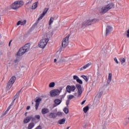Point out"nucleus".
Here are the masks:
<instances>
[{
  "label": "nucleus",
  "instance_id": "1",
  "mask_svg": "<svg viewBox=\"0 0 129 129\" xmlns=\"http://www.w3.org/2000/svg\"><path fill=\"white\" fill-rule=\"evenodd\" d=\"M48 10H49V8H46L44 9L42 14L38 18L37 21L34 24H33L32 27L28 31V34H30V33H32V32H33V31H34V30H35V28H36V27H37V26H38V24H39V21L40 20H42V19H43V18H44V16H45V15H46V14H47V12H48Z\"/></svg>",
  "mask_w": 129,
  "mask_h": 129
},
{
  "label": "nucleus",
  "instance_id": "2",
  "mask_svg": "<svg viewBox=\"0 0 129 129\" xmlns=\"http://www.w3.org/2000/svg\"><path fill=\"white\" fill-rule=\"evenodd\" d=\"M30 47L31 44L30 43L26 44L23 47L20 48L17 52V56H23L24 53H26V52H28L30 50Z\"/></svg>",
  "mask_w": 129,
  "mask_h": 129
},
{
  "label": "nucleus",
  "instance_id": "3",
  "mask_svg": "<svg viewBox=\"0 0 129 129\" xmlns=\"http://www.w3.org/2000/svg\"><path fill=\"white\" fill-rule=\"evenodd\" d=\"M114 8V4L113 3H111L106 6L102 7L101 8V13L102 15H104L106 13H107L109 10H111V9H113Z\"/></svg>",
  "mask_w": 129,
  "mask_h": 129
},
{
  "label": "nucleus",
  "instance_id": "4",
  "mask_svg": "<svg viewBox=\"0 0 129 129\" xmlns=\"http://www.w3.org/2000/svg\"><path fill=\"white\" fill-rule=\"evenodd\" d=\"M24 2L23 1H15L14 3H13L11 5V8L13 10H17L20 8H22L23 6H24Z\"/></svg>",
  "mask_w": 129,
  "mask_h": 129
},
{
  "label": "nucleus",
  "instance_id": "5",
  "mask_svg": "<svg viewBox=\"0 0 129 129\" xmlns=\"http://www.w3.org/2000/svg\"><path fill=\"white\" fill-rule=\"evenodd\" d=\"M48 42H49V38H43L40 40V43L38 44L39 48L44 49L47 46Z\"/></svg>",
  "mask_w": 129,
  "mask_h": 129
},
{
  "label": "nucleus",
  "instance_id": "6",
  "mask_svg": "<svg viewBox=\"0 0 129 129\" xmlns=\"http://www.w3.org/2000/svg\"><path fill=\"white\" fill-rule=\"evenodd\" d=\"M62 87L59 88V90L58 89H53L50 92V95L51 97H55V96H57L61 93V91H62Z\"/></svg>",
  "mask_w": 129,
  "mask_h": 129
},
{
  "label": "nucleus",
  "instance_id": "7",
  "mask_svg": "<svg viewBox=\"0 0 129 129\" xmlns=\"http://www.w3.org/2000/svg\"><path fill=\"white\" fill-rule=\"evenodd\" d=\"M34 101L36 102L35 104V109L36 110H38V108H39V105H40V102L42 101V98L39 96L36 97L34 99Z\"/></svg>",
  "mask_w": 129,
  "mask_h": 129
},
{
  "label": "nucleus",
  "instance_id": "8",
  "mask_svg": "<svg viewBox=\"0 0 129 129\" xmlns=\"http://www.w3.org/2000/svg\"><path fill=\"white\" fill-rule=\"evenodd\" d=\"M88 26H91V21H90V20H88L84 21L82 23L81 28L83 29V28L88 27Z\"/></svg>",
  "mask_w": 129,
  "mask_h": 129
},
{
  "label": "nucleus",
  "instance_id": "9",
  "mask_svg": "<svg viewBox=\"0 0 129 129\" xmlns=\"http://www.w3.org/2000/svg\"><path fill=\"white\" fill-rule=\"evenodd\" d=\"M76 87L78 89V97L82 94V87L81 85L77 84L76 85Z\"/></svg>",
  "mask_w": 129,
  "mask_h": 129
},
{
  "label": "nucleus",
  "instance_id": "10",
  "mask_svg": "<svg viewBox=\"0 0 129 129\" xmlns=\"http://www.w3.org/2000/svg\"><path fill=\"white\" fill-rule=\"evenodd\" d=\"M69 103H70V100H67L66 101L67 107H64L63 109V111L64 112V113H66V114H67L69 112V109H68V107H69Z\"/></svg>",
  "mask_w": 129,
  "mask_h": 129
},
{
  "label": "nucleus",
  "instance_id": "11",
  "mask_svg": "<svg viewBox=\"0 0 129 129\" xmlns=\"http://www.w3.org/2000/svg\"><path fill=\"white\" fill-rule=\"evenodd\" d=\"M113 30L112 27L111 26L108 25L106 28V36H108V34L110 33Z\"/></svg>",
  "mask_w": 129,
  "mask_h": 129
},
{
  "label": "nucleus",
  "instance_id": "12",
  "mask_svg": "<svg viewBox=\"0 0 129 129\" xmlns=\"http://www.w3.org/2000/svg\"><path fill=\"white\" fill-rule=\"evenodd\" d=\"M111 77H112V74L111 73L109 74L108 79L107 80V84H106V86H108L109 83L111 82Z\"/></svg>",
  "mask_w": 129,
  "mask_h": 129
},
{
  "label": "nucleus",
  "instance_id": "13",
  "mask_svg": "<svg viewBox=\"0 0 129 129\" xmlns=\"http://www.w3.org/2000/svg\"><path fill=\"white\" fill-rule=\"evenodd\" d=\"M62 102V100L59 99H56L54 100V103L55 104L53 105L54 107H56L57 105H59Z\"/></svg>",
  "mask_w": 129,
  "mask_h": 129
},
{
  "label": "nucleus",
  "instance_id": "14",
  "mask_svg": "<svg viewBox=\"0 0 129 129\" xmlns=\"http://www.w3.org/2000/svg\"><path fill=\"white\" fill-rule=\"evenodd\" d=\"M49 110L48 108H44L41 110L42 114H46V113H49Z\"/></svg>",
  "mask_w": 129,
  "mask_h": 129
},
{
  "label": "nucleus",
  "instance_id": "15",
  "mask_svg": "<svg viewBox=\"0 0 129 129\" xmlns=\"http://www.w3.org/2000/svg\"><path fill=\"white\" fill-rule=\"evenodd\" d=\"M31 121V118L30 116H28L23 120L24 123H28Z\"/></svg>",
  "mask_w": 129,
  "mask_h": 129
},
{
  "label": "nucleus",
  "instance_id": "16",
  "mask_svg": "<svg viewBox=\"0 0 129 129\" xmlns=\"http://www.w3.org/2000/svg\"><path fill=\"white\" fill-rule=\"evenodd\" d=\"M90 66V64L89 63L86 64V65H85L84 67L81 68L80 69H78V70H80V71H82L85 69H86V68H87L88 67Z\"/></svg>",
  "mask_w": 129,
  "mask_h": 129
},
{
  "label": "nucleus",
  "instance_id": "17",
  "mask_svg": "<svg viewBox=\"0 0 129 129\" xmlns=\"http://www.w3.org/2000/svg\"><path fill=\"white\" fill-rule=\"evenodd\" d=\"M91 25H93V24H96V23L99 22V19L94 18L92 20H90Z\"/></svg>",
  "mask_w": 129,
  "mask_h": 129
},
{
  "label": "nucleus",
  "instance_id": "18",
  "mask_svg": "<svg viewBox=\"0 0 129 129\" xmlns=\"http://www.w3.org/2000/svg\"><path fill=\"white\" fill-rule=\"evenodd\" d=\"M65 121H66V118H63L62 119H59L57 123L59 124H64V123H65Z\"/></svg>",
  "mask_w": 129,
  "mask_h": 129
},
{
  "label": "nucleus",
  "instance_id": "19",
  "mask_svg": "<svg viewBox=\"0 0 129 129\" xmlns=\"http://www.w3.org/2000/svg\"><path fill=\"white\" fill-rule=\"evenodd\" d=\"M48 116L50 118H56L57 117V114L55 113H49Z\"/></svg>",
  "mask_w": 129,
  "mask_h": 129
},
{
  "label": "nucleus",
  "instance_id": "20",
  "mask_svg": "<svg viewBox=\"0 0 129 129\" xmlns=\"http://www.w3.org/2000/svg\"><path fill=\"white\" fill-rule=\"evenodd\" d=\"M17 79V78H16L15 76H13L11 77L10 80L9 81L10 83H12V84H14L15 82H16V80Z\"/></svg>",
  "mask_w": 129,
  "mask_h": 129
},
{
  "label": "nucleus",
  "instance_id": "21",
  "mask_svg": "<svg viewBox=\"0 0 129 129\" xmlns=\"http://www.w3.org/2000/svg\"><path fill=\"white\" fill-rule=\"evenodd\" d=\"M13 83H11V82H8L7 85L6 86V89H7V90H9L10 89H11V88H12V87L13 86Z\"/></svg>",
  "mask_w": 129,
  "mask_h": 129
},
{
  "label": "nucleus",
  "instance_id": "22",
  "mask_svg": "<svg viewBox=\"0 0 129 129\" xmlns=\"http://www.w3.org/2000/svg\"><path fill=\"white\" fill-rule=\"evenodd\" d=\"M38 4H39L38 2H35L34 4H33L32 6V10H36L37 8H38Z\"/></svg>",
  "mask_w": 129,
  "mask_h": 129
},
{
  "label": "nucleus",
  "instance_id": "23",
  "mask_svg": "<svg viewBox=\"0 0 129 129\" xmlns=\"http://www.w3.org/2000/svg\"><path fill=\"white\" fill-rule=\"evenodd\" d=\"M34 126H35V123L32 122L28 124V129H32Z\"/></svg>",
  "mask_w": 129,
  "mask_h": 129
},
{
  "label": "nucleus",
  "instance_id": "24",
  "mask_svg": "<svg viewBox=\"0 0 129 129\" xmlns=\"http://www.w3.org/2000/svg\"><path fill=\"white\" fill-rule=\"evenodd\" d=\"M66 90L69 93H71V86L68 85L66 87Z\"/></svg>",
  "mask_w": 129,
  "mask_h": 129
},
{
  "label": "nucleus",
  "instance_id": "25",
  "mask_svg": "<svg viewBox=\"0 0 129 129\" xmlns=\"http://www.w3.org/2000/svg\"><path fill=\"white\" fill-rule=\"evenodd\" d=\"M88 110H89V106H88V105H87L83 108V111L85 113H86Z\"/></svg>",
  "mask_w": 129,
  "mask_h": 129
},
{
  "label": "nucleus",
  "instance_id": "26",
  "mask_svg": "<svg viewBox=\"0 0 129 129\" xmlns=\"http://www.w3.org/2000/svg\"><path fill=\"white\" fill-rule=\"evenodd\" d=\"M68 45L67 41H62L61 45L62 48H66Z\"/></svg>",
  "mask_w": 129,
  "mask_h": 129
},
{
  "label": "nucleus",
  "instance_id": "27",
  "mask_svg": "<svg viewBox=\"0 0 129 129\" xmlns=\"http://www.w3.org/2000/svg\"><path fill=\"white\" fill-rule=\"evenodd\" d=\"M81 77H82V78H83V79H84V80H85L86 82H88V78L87 77V76H85V75H82L81 76Z\"/></svg>",
  "mask_w": 129,
  "mask_h": 129
},
{
  "label": "nucleus",
  "instance_id": "28",
  "mask_svg": "<svg viewBox=\"0 0 129 129\" xmlns=\"http://www.w3.org/2000/svg\"><path fill=\"white\" fill-rule=\"evenodd\" d=\"M102 94H103V91H101L98 93V94H97V96L98 97V98H100V97H101V96H102Z\"/></svg>",
  "mask_w": 129,
  "mask_h": 129
},
{
  "label": "nucleus",
  "instance_id": "29",
  "mask_svg": "<svg viewBox=\"0 0 129 129\" xmlns=\"http://www.w3.org/2000/svg\"><path fill=\"white\" fill-rule=\"evenodd\" d=\"M30 120L31 119V121H32V122H34V121H35L36 119L35 117H33V115H31L30 116Z\"/></svg>",
  "mask_w": 129,
  "mask_h": 129
},
{
  "label": "nucleus",
  "instance_id": "30",
  "mask_svg": "<svg viewBox=\"0 0 129 129\" xmlns=\"http://www.w3.org/2000/svg\"><path fill=\"white\" fill-rule=\"evenodd\" d=\"M55 87V82H51L49 85V87L52 88Z\"/></svg>",
  "mask_w": 129,
  "mask_h": 129
},
{
  "label": "nucleus",
  "instance_id": "31",
  "mask_svg": "<svg viewBox=\"0 0 129 129\" xmlns=\"http://www.w3.org/2000/svg\"><path fill=\"white\" fill-rule=\"evenodd\" d=\"M74 98V95H69L68 96V100H70V99H73Z\"/></svg>",
  "mask_w": 129,
  "mask_h": 129
},
{
  "label": "nucleus",
  "instance_id": "32",
  "mask_svg": "<svg viewBox=\"0 0 129 129\" xmlns=\"http://www.w3.org/2000/svg\"><path fill=\"white\" fill-rule=\"evenodd\" d=\"M54 20H55V18H54L53 17H51L49 21V25H51Z\"/></svg>",
  "mask_w": 129,
  "mask_h": 129
},
{
  "label": "nucleus",
  "instance_id": "33",
  "mask_svg": "<svg viewBox=\"0 0 129 129\" xmlns=\"http://www.w3.org/2000/svg\"><path fill=\"white\" fill-rule=\"evenodd\" d=\"M76 89V87L74 85L71 86V91H74Z\"/></svg>",
  "mask_w": 129,
  "mask_h": 129
},
{
  "label": "nucleus",
  "instance_id": "34",
  "mask_svg": "<svg viewBox=\"0 0 129 129\" xmlns=\"http://www.w3.org/2000/svg\"><path fill=\"white\" fill-rule=\"evenodd\" d=\"M34 117H35V119H37V120L41 119V116L40 115H35Z\"/></svg>",
  "mask_w": 129,
  "mask_h": 129
},
{
  "label": "nucleus",
  "instance_id": "35",
  "mask_svg": "<svg viewBox=\"0 0 129 129\" xmlns=\"http://www.w3.org/2000/svg\"><path fill=\"white\" fill-rule=\"evenodd\" d=\"M120 61L121 62V64H123V63L125 62V58H120Z\"/></svg>",
  "mask_w": 129,
  "mask_h": 129
},
{
  "label": "nucleus",
  "instance_id": "36",
  "mask_svg": "<svg viewBox=\"0 0 129 129\" xmlns=\"http://www.w3.org/2000/svg\"><path fill=\"white\" fill-rule=\"evenodd\" d=\"M77 82L78 83H79V84H80L81 85V84H83V82L82 81V80H80V79H79L77 81Z\"/></svg>",
  "mask_w": 129,
  "mask_h": 129
},
{
  "label": "nucleus",
  "instance_id": "37",
  "mask_svg": "<svg viewBox=\"0 0 129 129\" xmlns=\"http://www.w3.org/2000/svg\"><path fill=\"white\" fill-rule=\"evenodd\" d=\"M73 79L74 80H76V81H77L78 80V79H79V77H78V76H77L76 75H74L73 76Z\"/></svg>",
  "mask_w": 129,
  "mask_h": 129
},
{
  "label": "nucleus",
  "instance_id": "38",
  "mask_svg": "<svg viewBox=\"0 0 129 129\" xmlns=\"http://www.w3.org/2000/svg\"><path fill=\"white\" fill-rule=\"evenodd\" d=\"M26 23H27V20H24L23 21H21V26H24V25H26Z\"/></svg>",
  "mask_w": 129,
  "mask_h": 129
},
{
  "label": "nucleus",
  "instance_id": "39",
  "mask_svg": "<svg viewBox=\"0 0 129 129\" xmlns=\"http://www.w3.org/2000/svg\"><path fill=\"white\" fill-rule=\"evenodd\" d=\"M65 95H66V93H65L63 95L60 96V100H62V99L65 97Z\"/></svg>",
  "mask_w": 129,
  "mask_h": 129
},
{
  "label": "nucleus",
  "instance_id": "40",
  "mask_svg": "<svg viewBox=\"0 0 129 129\" xmlns=\"http://www.w3.org/2000/svg\"><path fill=\"white\" fill-rule=\"evenodd\" d=\"M55 114H56V116L57 115H59V116L62 115V112L58 111Z\"/></svg>",
  "mask_w": 129,
  "mask_h": 129
},
{
  "label": "nucleus",
  "instance_id": "41",
  "mask_svg": "<svg viewBox=\"0 0 129 129\" xmlns=\"http://www.w3.org/2000/svg\"><path fill=\"white\" fill-rule=\"evenodd\" d=\"M22 21H19L17 23V26H20V25H22Z\"/></svg>",
  "mask_w": 129,
  "mask_h": 129
},
{
  "label": "nucleus",
  "instance_id": "42",
  "mask_svg": "<svg viewBox=\"0 0 129 129\" xmlns=\"http://www.w3.org/2000/svg\"><path fill=\"white\" fill-rule=\"evenodd\" d=\"M114 61H115L116 64H118V60H117V58H116V57L114 58Z\"/></svg>",
  "mask_w": 129,
  "mask_h": 129
},
{
  "label": "nucleus",
  "instance_id": "43",
  "mask_svg": "<svg viewBox=\"0 0 129 129\" xmlns=\"http://www.w3.org/2000/svg\"><path fill=\"white\" fill-rule=\"evenodd\" d=\"M19 97L18 95H15L14 97V100H16V99H17Z\"/></svg>",
  "mask_w": 129,
  "mask_h": 129
},
{
  "label": "nucleus",
  "instance_id": "44",
  "mask_svg": "<svg viewBox=\"0 0 129 129\" xmlns=\"http://www.w3.org/2000/svg\"><path fill=\"white\" fill-rule=\"evenodd\" d=\"M125 120H126V121H125V125H127V124H128V123H129V121H127V118H126Z\"/></svg>",
  "mask_w": 129,
  "mask_h": 129
},
{
  "label": "nucleus",
  "instance_id": "45",
  "mask_svg": "<svg viewBox=\"0 0 129 129\" xmlns=\"http://www.w3.org/2000/svg\"><path fill=\"white\" fill-rule=\"evenodd\" d=\"M15 101H16V100H13V101H12V102L11 103V104H10V105H11L12 106H13V105H14V104H15Z\"/></svg>",
  "mask_w": 129,
  "mask_h": 129
},
{
  "label": "nucleus",
  "instance_id": "46",
  "mask_svg": "<svg viewBox=\"0 0 129 129\" xmlns=\"http://www.w3.org/2000/svg\"><path fill=\"white\" fill-rule=\"evenodd\" d=\"M19 61L20 60H19V59L16 58V59L14 60V62L18 63V62H19Z\"/></svg>",
  "mask_w": 129,
  "mask_h": 129
},
{
  "label": "nucleus",
  "instance_id": "47",
  "mask_svg": "<svg viewBox=\"0 0 129 129\" xmlns=\"http://www.w3.org/2000/svg\"><path fill=\"white\" fill-rule=\"evenodd\" d=\"M70 37V34H68L66 37L65 38L67 39V40H68L69 39V37Z\"/></svg>",
  "mask_w": 129,
  "mask_h": 129
},
{
  "label": "nucleus",
  "instance_id": "48",
  "mask_svg": "<svg viewBox=\"0 0 129 129\" xmlns=\"http://www.w3.org/2000/svg\"><path fill=\"white\" fill-rule=\"evenodd\" d=\"M21 90H22V89L20 91H19L16 95L19 96V95H20V92H21Z\"/></svg>",
  "mask_w": 129,
  "mask_h": 129
},
{
  "label": "nucleus",
  "instance_id": "49",
  "mask_svg": "<svg viewBox=\"0 0 129 129\" xmlns=\"http://www.w3.org/2000/svg\"><path fill=\"white\" fill-rule=\"evenodd\" d=\"M86 100H84L82 101V102L81 103V105H83V104H84L86 102Z\"/></svg>",
  "mask_w": 129,
  "mask_h": 129
},
{
  "label": "nucleus",
  "instance_id": "50",
  "mask_svg": "<svg viewBox=\"0 0 129 129\" xmlns=\"http://www.w3.org/2000/svg\"><path fill=\"white\" fill-rule=\"evenodd\" d=\"M67 38H64L62 40V42H67Z\"/></svg>",
  "mask_w": 129,
  "mask_h": 129
},
{
  "label": "nucleus",
  "instance_id": "51",
  "mask_svg": "<svg viewBox=\"0 0 129 129\" xmlns=\"http://www.w3.org/2000/svg\"><path fill=\"white\" fill-rule=\"evenodd\" d=\"M127 37L129 38V29L127 31Z\"/></svg>",
  "mask_w": 129,
  "mask_h": 129
},
{
  "label": "nucleus",
  "instance_id": "52",
  "mask_svg": "<svg viewBox=\"0 0 129 129\" xmlns=\"http://www.w3.org/2000/svg\"><path fill=\"white\" fill-rule=\"evenodd\" d=\"M5 115H6V113H3L2 115L1 116V117H4V116H5Z\"/></svg>",
  "mask_w": 129,
  "mask_h": 129
},
{
  "label": "nucleus",
  "instance_id": "53",
  "mask_svg": "<svg viewBox=\"0 0 129 129\" xmlns=\"http://www.w3.org/2000/svg\"><path fill=\"white\" fill-rule=\"evenodd\" d=\"M30 108H31V106H28L26 108V109H27V110H29V109H30Z\"/></svg>",
  "mask_w": 129,
  "mask_h": 129
},
{
  "label": "nucleus",
  "instance_id": "54",
  "mask_svg": "<svg viewBox=\"0 0 129 129\" xmlns=\"http://www.w3.org/2000/svg\"><path fill=\"white\" fill-rule=\"evenodd\" d=\"M12 41H13V40H10V41H9V47L11 46V43H12Z\"/></svg>",
  "mask_w": 129,
  "mask_h": 129
},
{
  "label": "nucleus",
  "instance_id": "55",
  "mask_svg": "<svg viewBox=\"0 0 129 129\" xmlns=\"http://www.w3.org/2000/svg\"><path fill=\"white\" fill-rule=\"evenodd\" d=\"M56 61H57V59H56V58H55V59H54V60H53V62H54V63H56Z\"/></svg>",
  "mask_w": 129,
  "mask_h": 129
},
{
  "label": "nucleus",
  "instance_id": "56",
  "mask_svg": "<svg viewBox=\"0 0 129 129\" xmlns=\"http://www.w3.org/2000/svg\"><path fill=\"white\" fill-rule=\"evenodd\" d=\"M27 114H28V112H26L24 114L25 116H27Z\"/></svg>",
  "mask_w": 129,
  "mask_h": 129
},
{
  "label": "nucleus",
  "instance_id": "57",
  "mask_svg": "<svg viewBox=\"0 0 129 129\" xmlns=\"http://www.w3.org/2000/svg\"><path fill=\"white\" fill-rule=\"evenodd\" d=\"M29 4H30L29 2H27L26 4H25V6H27V5H29Z\"/></svg>",
  "mask_w": 129,
  "mask_h": 129
},
{
  "label": "nucleus",
  "instance_id": "58",
  "mask_svg": "<svg viewBox=\"0 0 129 129\" xmlns=\"http://www.w3.org/2000/svg\"><path fill=\"white\" fill-rule=\"evenodd\" d=\"M86 126H87L86 125H84L83 126L84 128H86Z\"/></svg>",
  "mask_w": 129,
  "mask_h": 129
},
{
  "label": "nucleus",
  "instance_id": "59",
  "mask_svg": "<svg viewBox=\"0 0 129 129\" xmlns=\"http://www.w3.org/2000/svg\"><path fill=\"white\" fill-rule=\"evenodd\" d=\"M59 51H60V52H61V51H62V47H60V48H59Z\"/></svg>",
  "mask_w": 129,
  "mask_h": 129
},
{
  "label": "nucleus",
  "instance_id": "60",
  "mask_svg": "<svg viewBox=\"0 0 129 129\" xmlns=\"http://www.w3.org/2000/svg\"><path fill=\"white\" fill-rule=\"evenodd\" d=\"M11 107H12L11 105H10L8 107V108H10V109L11 108Z\"/></svg>",
  "mask_w": 129,
  "mask_h": 129
},
{
  "label": "nucleus",
  "instance_id": "61",
  "mask_svg": "<svg viewBox=\"0 0 129 129\" xmlns=\"http://www.w3.org/2000/svg\"><path fill=\"white\" fill-rule=\"evenodd\" d=\"M32 2H33V0H29V2L30 3H32Z\"/></svg>",
  "mask_w": 129,
  "mask_h": 129
},
{
  "label": "nucleus",
  "instance_id": "62",
  "mask_svg": "<svg viewBox=\"0 0 129 129\" xmlns=\"http://www.w3.org/2000/svg\"><path fill=\"white\" fill-rule=\"evenodd\" d=\"M1 55H3V52H2V51H0V56Z\"/></svg>",
  "mask_w": 129,
  "mask_h": 129
},
{
  "label": "nucleus",
  "instance_id": "63",
  "mask_svg": "<svg viewBox=\"0 0 129 129\" xmlns=\"http://www.w3.org/2000/svg\"><path fill=\"white\" fill-rule=\"evenodd\" d=\"M4 113H5V114L8 113V112H6V111L4 112Z\"/></svg>",
  "mask_w": 129,
  "mask_h": 129
},
{
  "label": "nucleus",
  "instance_id": "64",
  "mask_svg": "<svg viewBox=\"0 0 129 129\" xmlns=\"http://www.w3.org/2000/svg\"><path fill=\"white\" fill-rule=\"evenodd\" d=\"M69 128H70V126H68V127H67V129H69Z\"/></svg>",
  "mask_w": 129,
  "mask_h": 129
}]
</instances>
